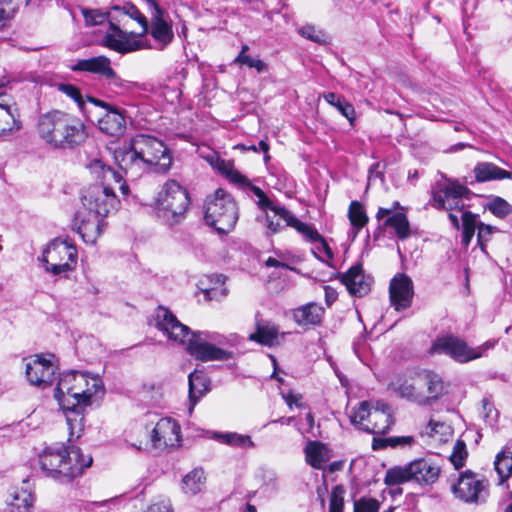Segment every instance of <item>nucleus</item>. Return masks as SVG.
<instances>
[{"label": "nucleus", "instance_id": "nucleus-1", "mask_svg": "<svg viewBox=\"0 0 512 512\" xmlns=\"http://www.w3.org/2000/svg\"><path fill=\"white\" fill-rule=\"evenodd\" d=\"M104 394L103 381L99 376L71 370L62 374L54 397L65 411L69 428V441L80 437L84 428V408L91 399Z\"/></svg>", "mask_w": 512, "mask_h": 512}, {"label": "nucleus", "instance_id": "nucleus-2", "mask_svg": "<svg viewBox=\"0 0 512 512\" xmlns=\"http://www.w3.org/2000/svg\"><path fill=\"white\" fill-rule=\"evenodd\" d=\"M156 327L169 340L178 344L187 342V352L201 362L227 361L233 358V352L217 347L222 344L225 337L208 331L191 332L190 328L182 324L167 308L159 306L155 312Z\"/></svg>", "mask_w": 512, "mask_h": 512}, {"label": "nucleus", "instance_id": "nucleus-3", "mask_svg": "<svg viewBox=\"0 0 512 512\" xmlns=\"http://www.w3.org/2000/svg\"><path fill=\"white\" fill-rule=\"evenodd\" d=\"M114 160L131 179L145 172L164 173L172 164V157L163 141L147 134H137L116 148Z\"/></svg>", "mask_w": 512, "mask_h": 512}, {"label": "nucleus", "instance_id": "nucleus-4", "mask_svg": "<svg viewBox=\"0 0 512 512\" xmlns=\"http://www.w3.org/2000/svg\"><path fill=\"white\" fill-rule=\"evenodd\" d=\"M36 132L48 147L55 150H73L88 138L83 121L59 109L41 114L37 119Z\"/></svg>", "mask_w": 512, "mask_h": 512}, {"label": "nucleus", "instance_id": "nucleus-5", "mask_svg": "<svg viewBox=\"0 0 512 512\" xmlns=\"http://www.w3.org/2000/svg\"><path fill=\"white\" fill-rule=\"evenodd\" d=\"M92 462L91 455H84L76 446L64 444L48 446L38 457L44 475L60 482H70L80 476Z\"/></svg>", "mask_w": 512, "mask_h": 512}, {"label": "nucleus", "instance_id": "nucleus-6", "mask_svg": "<svg viewBox=\"0 0 512 512\" xmlns=\"http://www.w3.org/2000/svg\"><path fill=\"white\" fill-rule=\"evenodd\" d=\"M205 221L219 234H228L238 220V207L232 196L219 188L205 201Z\"/></svg>", "mask_w": 512, "mask_h": 512}, {"label": "nucleus", "instance_id": "nucleus-7", "mask_svg": "<svg viewBox=\"0 0 512 512\" xmlns=\"http://www.w3.org/2000/svg\"><path fill=\"white\" fill-rule=\"evenodd\" d=\"M156 204L160 217L169 225L177 224L190 205L188 191L175 180H168L158 193Z\"/></svg>", "mask_w": 512, "mask_h": 512}, {"label": "nucleus", "instance_id": "nucleus-8", "mask_svg": "<svg viewBox=\"0 0 512 512\" xmlns=\"http://www.w3.org/2000/svg\"><path fill=\"white\" fill-rule=\"evenodd\" d=\"M440 474V468L427 459H417L405 466H396L386 471L384 483L388 486L399 485L408 481L418 484H432Z\"/></svg>", "mask_w": 512, "mask_h": 512}, {"label": "nucleus", "instance_id": "nucleus-9", "mask_svg": "<svg viewBox=\"0 0 512 512\" xmlns=\"http://www.w3.org/2000/svg\"><path fill=\"white\" fill-rule=\"evenodd\" d=\"M78 254L75 245L66 239L52 240L43 251L39 261L45 270L53 275L72 271L77 264Z\"/></svg>", "mask_w": 512, "mask_h": 512}, {"label": "nucleus", "instance_id": "nucleus-10", "mask_svg": "<svg viewBox=\"0 0 512 512\" xmlns=\"http://www.w3.org/2000/svg\"><path fill=\"white\" fill-rule=\"evenodd\" d=\"M431 206L439 210H459L464 209L463 199H469L471 191L457 180L447 179L442 176L432 187Z\"/></svg>", "mask_w": 512, "mask_h": 512}, {"label": "nucleus", "instance_id": "nucleus-11", "mask_svg": "<svg viewBox=\"0 0 512 512\" xmlns=\"http://www.w3.org/2000/svg\"><path fill=\"white\" fill-rule=\"evenodd\" d=\"M489 486V481L484 475L468 469L459 473L458 480L451 489L457 499L478 505L487 501Z\"/></svg>", "mask_w": 512, "mask_h": 512}, {"label": "nucleus", "instance_id": "nucleus-12", "mask_svg": "<svg viewBox=\"0 0 512 512\" xmlns=\"http://www.w3.org/2000/svg\"><path fill=\"white\" fill-rule=\"evenodd\" d=\"M81 202L83 211L102 219L115 209L117 198L108 186L92 185L82 193Z\"/></svg>", "mask_w": 512, "mask_h": 512}, {"label": "nucleus", "instance_id": "nucleus-13", "mask_svg": "<svg viewBox=\"0 0 512 512\" xmlns=\"http://www.w3.org/2000/svg\"><path fill=\"white\" fill-rule=\"evenodd\" d=\"M431 354H445L460 363L482 356V348H470L465 341L454 336L438 338L430 348Z\"/></svg>", "mask_w": 512, "mask_h": 512}, {"label": "nucleus", "instance_id": "nucleus-14", "mask_svg": "<svg viewBox=\"0 0 512 512\" xmlns=\"http://www.w3.org/2000/svg\"><path fill=\"white\" fill-rule=\"evenodd\" d=\"M25 374L28 382L39 388L51 386L55 377V366L43 355H33L23 358Z\"/></svg>", "mask_w": 512, "mask_h": 512}, {"label": "nucleus", "instance_id": "nucleus-15", "mask_svg": "<svg viewBox=\"0 0 512 512\" xmlns=\"http://www.w3.org/2000/svg\"><path fill=\"white\" fill-rule=\"evenodd\" d=\"M114 21L121 22L117 16L112 15L110 17L109 31L103 39L104 45L119 53L132 52L139 49L138 42L131 40L129 34L122 30ZM130 35L136 34L131 32Z\"/></svg>", "mask_w": 512, "mask_h": 512}, {"label": "nucleus", "instance_id": "nucleus-16", "mask_svg": "<svg viewBox=\"0 0 512 512\" xmlns=\"http://www.w3.org/2000/svg\"><path fill=\"white\" fill-rule=\"evenodd\" d=\"M390 301L397 311L405 310L412 304L413 282L406 274H397L390 282Z\"/></svg>", "mask_w": 512, "mask_h": 512}, {"label": "nucleus", "instance_id": "nucleus-17", "mask_svg": "<svg viewBox=\"0 0 512 512\" xmlns=\"http://www.w3.org/2000/svg\"><path fill=\"white\" fill-rule=\"evenodd\" d=\"M151 442L155 448L173 446L180 438V426L168 417L159 418L151 431Z\"/></svg>", "mask_w": 512, "mask_h": 512}, {"label": "nucleus", "instance_id": "nucleus-18", "mask_svg": "<svg viewBox=\"0 0 512 512\" xmlns=\"http://www.w3.org/2000/svg\"><path fill=\"white\" fill-rule=\"evenodd\" d=\"M18 109L12 98L5 92H0V138L8 137L20 130Z\"/></svg>", "mask_w": 512, "mask_h": 512}, {"label": "nucleus", "instance_id": "nucleus-19", "mask_svg": "<svg viewBox=\"0 0 512 512\" xmlns=\"http://www.w3.org/2000/svg\"><path fill=\"white\" fill-rule=\"evenodd\" d=\"M340 278L351 295L362 297L371 289L372 278L364 274L360 263L353 265L346 273L341 274Z\"/></svg>", "mask_w": 512, "mask_h": 512}, {"label": "nucleus", "instance_id": "nucleus-20", "mask_svg": "<svg viewBox=\"0 0 512 512\" xmlns=\"http://www.w3.org/2000/svg\"><path fill=\"white\" fill-rule=\"evenodd\" d=\"M393 423L390 406L382 401H377L372 406V418L369 424L361 426V430L372 434H386Z\"/></svg>", "mask_w": 512, "mask_h": 512}, {"label": "nucleus", "instance_id": "nucleus-21", "mask_svg": "<svg viewBox=\"0 0 512 512\" xmlns=\"http://www.w3.org/2000/svg\"><path fill=\"white\" fill-rule=\"evenodd\" d=\"M285 333H280L276 324L271 321L263 320L256 314L255 332L249 335V340L259 343L263 346L272 347L280 343V338L283 339Z\"/></svg>", "mask_w": 512, "mask_h": 512}, {"label": "nucleus", "instance_id": "nucleus-22", "mask_svg": "<svg viewBox=\"0 0 512 512\" xmlns=\"http://www.w3.org/2000/svg\"><path fill=\"white\" fill-rule=\"evenodd\" d=\"M98 127L103 133L113 137L124 135L126 131L124 111L112 105L98 120Z\"/></svg>", "mask_w": 512, "mask_h": 512}, {"label": "nucleus", "instance_id": "nucleus-23", "mask_svg": "<svg viewBox=\"0 0 512 512\" xmlns=\"http://www.w3.org/2000/svg\"><path fill=\"white\" fill-rule=\"evenodd\" d=\"M149 1L155 8L149 32L157 42V48L162 50L173 40L174 34L171 25L162 18V11L158 5L153 0Z\"/></svg>", "mask_w": 512, "mask_h": 512}, {"label": "nucleus", "instance_id": "nucleus-24", "mask_svg": "<svg viewBox=\"0 0 512 512\" xmlns=\"http://www.w3.org/2000/svg\"><path fill=\"white\" fill-rule=\"evenodd\" d=\"M75 219L80 222L78 226V233L83 241L87 244H94L102 232V219L98 218L97 215H91L89 213L85 215V211L83 210H79L76 213Z\"/></svg>", "mask_w": 512, "mask_h": 512}, {"label": "nucleus", "instance_id": "nucleus-25", "mask_svg": "<svg viewBox=\"0 0 512 512\" xmlns=\"http://www.w3.org/2000/svg\"><path fill=\"white\" fill-rule=\"evenodd\" d=\"M72 71H85L96 73L107 79L116 78V73L110 65V60L105 56H97L89 59L78 60L76 64L71 66Z\"/></svg>", "mask_w": 512, "mask_h": 512}, {"label": "nucleus", "instance_id": "nucleus-26", "mask_svg": "<svg viewBox=\"0 0 512 512\" xmlns=\"http://www.w3.org/2000/svg\"><path fill=\"white\" fill-rule=\"evenodd\" d=\"M324 309L316 303H308L293 311L294 321L302 327L318 326L322 323Z\"/></svg>", "mask_w": 512, "mask_h": 512}, {"label": "nucleus", "instance_id": "nucleus-27", "mask_svg": "<svg viewBox=\"0 0 512 512\" xmlns=\"http://www.w3.org/2000/svg\"><path fill=\"white\" fill-rule=\"evenodd\" d=\"M473 174L477 183L512 178L510 171L502 169L492 162H478L473 169Z\"/></svg>", "mask_w": 512, "mask_h": 512}, {"label": "nucleus", "instance_id": "nucleus-28", "mask_svg": "<svg viewBox=\"0 0 512 512\" xmlns=\"http://www.w3.org/2000/svg\"><path fill=\"white\" fill-rule=\"evenodd\" d=\"M188 385L191 413L200 398L209 391V380L203 371L194 370L188 376Z\"/></svg>", "mask_w": 512, "mask_h": 512}, {"label": "nucleus", "instance_id": "nucleus-29", "mask_svg": "<svg viewBox=\"0 0 512 512\" xmlns=\"http://www.w3.org/2000/svg\"><path fill=\"white\" fill-rule=\"evenodd\" d=\"M420 380L427 386L428 396H424L422 404H430L431 401L439 399L444 394V383L442 378L431 371L425 372Z\"/></svg>", "mask_w": 512, "mask_h": 512}, {"label": "nucleus", "instance_id": "nucleus-30", "mask_svg": "<svg viewBox=\"0 0 512 512\" xmlns=\"http://www.w3.org/2000/svg\"><path fill=\"white\" fill-rule=\"evenodd\" d=\"M305 457L308 464L315 469H321L327 462V449L324 444L312 441L305 447Z\"/></svg>", "mask_w": 512, "mask_h": 512}, {"label": "nucleus", "instance_id": "nucleus-31", "mask_svg": "<svg viewBox=\"0 0 512 512\" xmlns=\"http://www.w3.org/2000/svg\"><path fill=\"white\" fill-rule=\"evenodd\" d=\"M12 500L9 502L10 512H31L33 507V494L27 489H15L11 493Z\"/></svg>", "mask_w": 512, "mask_h": 512}, {"label": "nucleus", "instance_id": "nucleus-32", "mask_svg": "<svg viewBox=\"0 0 512 512\" xmlns=\"http://www.w3.org/2000/svg\"><path fill=\"white\" fill-rule=\"evenodd\" d=\"M205 485L204 471L200 468H196L189 472L182 479V490L185 494L196 495Z\"/></svg>", "mask_w": 512, "mask_h": 512}, {"label": "nucleus", "instance_id": "nucleus-33", "mask_svg": "<svg viewBox=\"0 0 512 512\" xmlns=\"http://www.w3.org/2000/svg\"><path fill=\"white\" fill-rule=\"evenodd\" d=\"M323 98L333 107H335L344 117L348 119L350 124L355 120V109L343 96L334 92H328Z\"/></svg>", "mask_w": 512, "mask_h": 512}, {"label": "nucleus", "instance_id": "nucleus-34", "mask_svg": "<svg viewBox=\"0 0 512 512\" xmlns=\"http://www.w3.org/2000/svg\"><path fill=\"white\" fill-rule=\"evenodd\" d=\"M385 227H391L394 229L395 234L401 240H404L410 236V225L407 216L404 213H395L383 222Z\"/></svg>", "mask_w": 512, "mask_h": 512}, {"label": "nucleus", "instance_id": "nucleus-35", "mask_svg": "<svg viewBox=\"0 0 512 512\" xmlns=\"http://www.w3.org/2000/svg\"><path fill=\"white\" fill-rule=\"evenodd\" d=\"M112 11L114 13H118L119 15H122V16H128L131 19L137 21L140 24V26H141V32L137 34L138 36H142V35H144L145 33L148 32V22H147V19L138 10V8L135 5H133L131 3H127V4H125L122 7L121 6H113L112 7Z\"/></svg>", "mask_w": 512, "mask_h": 512}, {"label": "nucleus", "instance_id": "nucleus-36", "mask_svg": "<svg viewBox=\"0 0 512 512\" xmlns=\"http://www.w3.org/2000/svg\"><path fill=\"white\" fill-rule=\"evenodd\" d=\"M494 467L499 476V483L502 484L512 475V452L503 450L498 453L494 461Z\"/></svg>", "mask_w": 512, "mask_h": 512}, {"label": "nucleus", "instance_id": "nucleus-37", "mask_svg": "<svg viewBox=\"0 0 512 512\" xmlns=\"http://www.w3.org/2000/svg\"><path fill=\"white\" fill-rule=\"evenodd\" d=\"M348 218L352 228L355 230V235L362 229L368 222V216L365 212L363 205L359 201H352L348 209Z\"/></svg>", "mask_w": 512, "mask_h": 512}, {"label": "nucleus", "instance_id": "nucleus-38", "mask_svg": "<svg viewBox=\"0 0 512 512\" xmlns=\"http://www.w3.org/2000/svg\"><path fill=\"white\" fill-rule=\"evenodd\" d=\"M214 438L232 447L252 448L255 446L250 436L238 433H215Z\"/></svg>", "mask_w": 512, "mask_h": 512}, {"label": "nucleus", "instance_id": "nucleus-39", "mask_svg": "<svg viewBox=\"0 0 512 512\" xmlns=\"http://www.w3.org/2000/svg\"><path fill=\"white\" fill-rule=\"evenodd\" d=\"M393 390L398 393L401 397L407 398L418 403L424 402V396L416 391L415 385L409 380L405 379L391 384Z\"/></svg>", "mask_w": 512, "mask_h": 512}, {"label": "nucleus", "instance_id": "nucleus-40", "mask_svg": "<svg viewBox=\"0 0 512 512\" xmlns=\"http://www.w3.org/2000/svg\"><path fill=\"white\" fill-rule=\"evenodd\" d=\"M414 443L412 436H393L388 438L374 437L372 441V449L380 450L386 447L411 446Z\"/></svg>", "mask_w": 512, "mask_h": 512}, {"label": "nucleus", "instance_id": "nucleus-41", "mask_svg": "<svg viewBox=\"0 0 512 512\" xmlns=\"http://www.w3.org/2000/svg\"><path fill=\"white\" fill-rule=\"evenodd\" d=\"M485 207L498 218H505L512 214V205L500 196H491Z\"/></svg>", "mask_w": 512, "mask_h": 512}, {"label": "nucleus", "instance_id": "nucleus-42", "mask_svg": "<svg viewBox=\"0 0 512 512\" xmlns=\"http://www.w3.org/2000/svg\"><path fill=\"white\" fill-rule=\"evenodd\" d=\"M462 227L463 239L462 241L468 245L475 234V230L479 223H477V215L470 211L462 212Z\"/></svg>", "mask_w": 512, "mask_h": 512}, {"label": "nucleus", "instance_id": "nucleus-43", "mask_svg": "<svg viewBox=\"0 0 512 512\" xmlns=\"http://www.w3.org/2000/svg\"><path fill=\"white\" fill-rule=\"evenodd\" d=\"M350 418L351 422L361 429V426L368 425L372 418V406L370 407L366 401L361 402L359 407L353 410Z\"/></svg>", "mask_w": 512, "mask_h": 512}, {"label": "nucleus", "instance_id": "nucleus-44", "mask_svg": "<svg viewBox=\"0 0 512 512\" xmlns=\"http://www.w3.org/2000/svg\"><path fill=\"white\" fill-rule=\"evenodd\" d=\"M55 86L58 91L74 100L80 111H85V99L83 98L81 91L77 86L70 83H58Z\"/></svg>", "mask_w": 512, "mask_h": 512}, {"label": "nucleus", "instance_id": "nucleus-45", "mask_svg": "<svg viewBox=\"0 0 512 512\" xmlns=\"http://www.w3.org/2000/svg\"><path fill=\"white\" fill-rule=\"evenodd\" d=\"M467 456L468 452L465 442L463 440H457L450 456V460L455 469L458 470L464 466Z\"/></svg>", "mask_w": 512, "mask_h": 512}, {"label": "nucleus", "instance_id": "nucleus-46", "mask_svg": "<svg viewBox=\"0 0 512 512\" xmlns=\"http://www.w3.org/2000/svg\"><path fill=\"white\" fill-rule=\"evenodd\" d=\"M299 34L315 43L318 44H325L327 43V37L325 33L319 29H316L315 26L312 25H305L302 28L299 29Z\"/></svg>", "mask_w": 512, "mask_h": 512}, {"label": "nucleus", "instance_id": "nucleus-47", "mask_svg": "<svg viewBox=\"0 0 512 512\" xmlns=\"http://www.w3.org/2000/svg\"><path fill=\"white\" fill-rule=\"evenodd\" d=\"M81 13L87 26H96L104 23L110 14L103 13L97 9L82 8Z\"/></svg>", "mask_w": 512, "mask_h": 512}, {"label": "nucleus", "instance_id": "nucleus-48", "mask_svg": "<svg viewBox=\"0 0 512 512\" xmlns=\"http://www.w3.org/2000/svg\"><path fill=\"white\" fill-rule=\"evenodd\" d=\"M345 489L341 485L335 486L331 491L329 512H343Z\"/></svg>", "mask_w": 512, "mask_h": 512}, {"label": "nucleus", "instance_id": "nucleus-49", "mask_svg": "<svg viewBox=\"0 0 512 512\" xmlns=\"http://www.w3.org/2000/svg\"><path fill=\"white\" fill-rule=\"evenodd\" d=\"M91 167L95 171L96 170H100L101 171L102 179L104 181L114 180L115 182L120 183L122 181V179H123L122 175L119 172L115 171L110 166H105L102 163V161H100V160L93 161Z\"/></svg>", "mask_w": 512, "mask_h": 512}, {"label": "nucleus", "instance_id": "nucleus-50", "mask_svg": "<svg viewBox=\"0 0 512 512\" xmlns=\"http://www.w3.org/2000/svg\"><path fill=\"white\" fill-rule=\"evenodd\" d=\"M234 62L240 65H246L249 68H254L258 73H263L268 70V66L265 62L261 59L253 58L248 54L238 55Z\"/></svg>", "mask_w": 512, "mask_h": 512}, {"label": "nucleus", "instance_id": "nucleus-51", "mask_svg": "<svg viewBox=\"0 0 512 512\" xmlns=\"http://www.w3.org/2000/svg\"><path fill=\"white\" fill-rule=\"evenodd\" d=\"M297 230L308 242L314 243L317 239H320L319 232L311 225L301 222L299 219L294 221L292 226Z\"/></svg>", "mask_w": 512, "mask_h": 512}, {"label": "nucleus", "instance_id": "nucleus-52", "mask_svg": "<svg viewBox=\"0 0 512 512\" xmlns=\"http://www.w3.org/2000/svg\"><path fill=\"white\" fill-rule=\"evenodd\" d=\"M315 243H317V245L311 249V252L317 259L321 260L322 262H327V260L320 256L321 253H324L328 260L333 259V251L322 235L320 236V239H317Z\"/></svg>", "mask_w": 512, "mask_h": 512}, {"label": "nucleus", "instance_id": "nucleus-53", "mask_svg": "<svg viewBox=\"0 0 512 512\" xmlns=\"http://www.w3.org/2000/svg\"><path fill=\"white\" fill-rule=\"evenodd\" d=\"M380 504L374 498H360L354 502V512H378Z\"/></svg>", "mask_w": 512, "mask_h": 512}, {"label": "nucleus", "instance_id": "nucleus-54", "mask_svg": "<svg viewBox=\"0 0 512 512\" xmlns=\"http://www.w3.org/2000/svg\"><path fill=\"white\" fill-rule=\"evenodd\" d=\"M268 210H271L274 212V217L278 216L282 220L286 222V226L292 227L294 224V221H297L298 219L284 206L275 204L272 202L271 207H268Z\"/></svg>", "mask_w": 512, "mask_h": 512}, {"label": "nucleus", "instance_id": "nucleus-55", "mask_svg": "<svg viewBox=\"0 0 512 512\" xmlns=\"http://www.w3.org/2000/svg\"><path fill=\"white\" fill-rule=\"evenodd\" d=\"M15 11L14 0H0V28L13 17Z\"/></svg>", "mask_w": 512, "mask_h": 512}, {"label": "nucleus", "instance_id": "nucleus-56", "mask_svg": "<svg viewBox=\"0 0 512 512\" xmlns=\"http://www.w3.org/2000/svg\"><path fill=\"white\" fill-rule=\"evenodd\" d=\"M247 189H249L257 197L256 204L261 210L267 211L268 207H271L273 201L260 187L250 184Z\"/></svg>", "mask_w": 512, "mask_h": 512}, {"label": "nucleus", "instance_id": "nucleus-57", "mask_svg": "<svg viewBox=\"0 0 512 512\" xmlns=\"http://www.w3.org/2000/svg\"><path fill=\"white\" fill-rule=\"evenodd\" d=\"M478 234L477 239L478 243L483 247L484 244L490 240V237L493 233L499 232V229L495 226L479 223L477 226Z\"/></svg>", "mask_w": 512, "mask_h": 512}, {"label": "nucleus", "instance_id": "nucleus-58", "mask_svg": "<svg viewBox=\"0 0 512 512\" xmlns=\"http://www.w3.org/2000/svg\"><path fill=\"white\" fill-rule=\"evenodd\" d=\"M483 417L490 426H494L497 422L498 411L494 408L491 401L487 398L482 400Z\"/></svg>", "mask_w": 512, "mask_h": 512}, {"label": "nucleus", "instance_id": "nucleus-59", "mask_svg": "<svg viewBox=\"0 0 512 512\" xmlns=\"http://www.w3.org/2000/svg\"><path fill=\"white\" fill-rule=\"evenodd\" d=\"M227 179L237 185L238 187L242 188V189H247L249 186H250V181L249 179L244 176L240 171H238L236 168L234 171H231L229 172V176L227 177Z\"/></svg>", "mask_w": 512, "mask_h": 512}, {"label": "nucleus", "instance_id": "nucleus-60", "mask_svg": "<svg viewBox=\"0 0 512 512\" xmlns=\"http://www.w3.org/2000/svg\"><path fill=\"white\" fill-rule=\"evenodd\" d=\"M211 164L213 166H215L218 171L224 175L226 178L229 176V172L230 170L231 171H234L235 170V167H234V164L232 161H227V160H224V159H220L218 156H216V161L215 163L213 162V160L211 159L210 160Z\"/></svg>", "mask_w": 512, "mask_h": 512}, {"label": "nucleus", "instance_id": "nucleus-61", "mask_svg": "<svg viewBox=\"0 0 512 512\" xmlns=\"http://www.w3.org/2000/svg\"><path fill=\"white\" fill-rule=\"evenodd\" d=\"M448 428L449 427L444 423L430 420L428 425L426 426L425 433L430 437H433L437 434L443 435L445 434V430H447Z\"/></svg>", "mask_w": 512, "mask_h": 512}, {"label": "nucleus", "instance_id": "nucleus-62", "mask_svg": "<svg viewBox=\"0 0 512 512\" xmlns=\"http://www.w3.org/2000/svg\"><path fill=\"white\" fill-rule=\"evenodd\" d=\"M266 227L270 234H275L281 232L286 224L283 225L279 220H274V217H271L268 213L265 214Z\"/></svg>", "mask_w": 512, "mask_h": 512}, {"label": "nucleus", "instance_id": "nucleus-63", "mask_svg": "<svg viewBox=\"0 0 512 512\" xmlns=\"http://www.w3.org/2000/svg\"><path fill=\"white\" fill-rule=\"evenodd\" d=\"M147 512H173L169 501H159L150 505Z\"/></svg>", "mask_w": 512, "mask_h": 512}, {"label": "nucleus", "instance_id": "nucleus-64", "mask_svg": "<svg viewBox=\"0 0 512 512\" xmlns=\"http://www.w3.org/2000/svg\"><path fill=\"white\" fill-rule=\"evenodd\" d=\"M324 290H325V302L328 306H330L336 301L338 293L334 288H332L330 286H325Z\"/></svg>", "mask_w": 512, "mask_h": 512}]
</instances>
